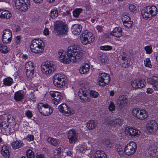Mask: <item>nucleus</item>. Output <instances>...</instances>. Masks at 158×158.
<instances>
[{
	"label": "nucleus",
	"mask_w": 158,
	"mask_h": 158,
	"mask_svg": "<svg viewBox=\"0 0 158 158\" xmlns=\"http://www.w3.org/2000/svg\"><path fill=\"white\" fill-rule=\"evenodd\" d=\"M25 114L28 118H31L33 116V114L31 111L29 110L26 111Z\"/></svg>",
	"instance_id": "6e6d98bb"
},
{
	"label": "nucleus",
	"mask_w": 158,
	"mask_h": 158,
	"mask_svg": "<svg viewBox=\"0 0 158 158\" xmlns=\"http://www.w3.org/2000/svg\"><path fill=\"white\" fill-rule=\"evenodd\" d=\"M123 22H128L131 20L130 17L127 15H124L123 16L122 18Z\"/></svg>",
	"instance_id": "864d4df0"
},
{
	"label": "nucleus",
	"mask_w": 158,
	"mask_h": 158,
	"mask_svg": "<svg viewBox=\"0 0 158 158\" xmlns=\"http://www.w3.org/2000/svg\"><path fill=\"white\" fill-rule=\"evenodd\" d=\"M153 89L152 88H148L147 89L146 92L148 94H151L153 92Z\"/></svg>",
	"instance_id": "69168bd1"
},
{
	"label": "nucleus",
	"mask_w": 158,
	"mask_h": 158,
	"mask_svg": "<svg viewBox=\"0 0 158 158\" xmlns=\"http://www.w3.org/2000/svg\"><path fill=\"white\" fill-rule=\"evenodd\" d=\"M3 84L6 86H10L13 83V79L10 77H8L3 80Z\"/></svg>",
	"instance_id": "72a5a7b5"
},
{
	"label": "nucleus",
	"mask_w": 158,
	"mask_h": 158,
	"mask_svg": "<svg viewBox=\"0 0 158 158\" xmlns=\"http://www.w3.org/2000/svg\"><path fill=\"white\" fill-rule=\"evenodd\" d=\"M81 42L84 45L90 44L95 40L93 34L87 31H84L80 36Z\"/></svg>",
	"instance_id": "39448f33"
},
{
	"label": "nucleus",
	"mask_w": 158,
	"mask_h": 158,
	"mask_svg": "<svg viewBox=\"0 0 158 158\" xmlns=\"http://www.w3.org/2000/svg\"><path fill=\"white\" fill-rule=\"evenodd\" d=\"M61 148H58L54 150V154L55 156H59L61 153Z\"/></svg>",
	"instance_id": "4d7b16f0"
},
{
	"label": "nucleus",
	"mask_w": 158,
	"mask_h": 158,
	"mask_svg": "<svg viewBox=\"0 0 158 158\" xmlns=\"http://www.w3.org/2000/svg\"><path fill=\"white\" fill-rule=\"evenodd\" d=\"M10 51L9 49L8 48L7 46L5 45L0 44V52L5 54L8 53Z\"/></svg>",
	"instance_id": "f704fd0d"
},
{
	"label": "nucleus",
	"mask_w": 158,
	"mask_h": 158,
	"mask_svg": "<svg viewBox=\"0 0 158 158\" xmlns=\"http://www.w3.org/2000/svg\"><path fill=\"white\" fill-rule=\"evenodd\" d=\"M82 30V26L79 24H75L73 25L71 28L72 32L75 35L80 34Z\"/></svg>",
	"instance_id": "393cba45"
},
{
	"label": "nucleus",
	"mask_w": 158,
	"mask_h": 158,
	"mask_svg": "<svg viewBox=\"0 0 158 158\" xmlns=\"http://www.w3.org/2000/svg\"><path fill=\"white\" fill-rule=\"evenodd\" d=\"M104 144L108 148H110L112 146V144L109 139H106L104 141Z\"/></svg>",
	"instance_id": "3c124183"
},
{
	"label": "nucleus",
	"mask_w": 158,
	"mask_h": 158,
	"mask_svg": "<svg viewBox=\"0 0 158 158\" xmlns=\"http://www.w3.org/2000/svg\"><path fill=\"white\" fill-rule=\"evenodd\" d=\"M132 115L137 118L141 120L145 119L148 117V114L144 109L138 108H134L131 111Z\"/></svg>",
	"instance_id": "1a4fd4ad"
},
{
	"label": "nucleus",
	"mask_w": 158,
	"mask_h": 158,
	"mask_svg": "<svg viewBox=\"0 0 158 158\" xmlns=\"http://www.w3.org/2000/svg\"><path fill=\"white\" fill-rule=\"evenodd\" d=\"M144 64L145 66L149 68L152 67L151 62L149 59L146 58L144 60Z\"/></svg>",
	"instance_id": "09e8293b"
},
{
	"label": "nucleus",
	"mask_w": 158,
	"mask_h": 158,
	"mask_svg": "<svg viewBox=\"0 0 158 158\" xmlns=\"http://www.w3.org/2000/svg\"><path fill=\"white\" fill-rule=\"evenodd\" d=\"M22 143L19 141H16L12 143V146L14 148H18L22 146Z\"/></svg>",
	"instance_id": "58836bf2"
},
{
	"label": "nucleus",
	"mask_w": 158,
	"mask_h": 158,
	"mask_svg": "<svg viewBox=\"0 0 158 158\" xmlns=\"http://www.w3.org/2000/svg\"><path fill=\"white\" fill-rule=\"evenodd\" d=\"M144 49L147 53L150 54L152 52V48L151 46H147L144 47Z\"/></svg>",
	"instance_id": "49530a36"
},
{
	"label": "nucleus",
	"mask_w": 158,
	"mask_h": 158,
	"mask_svg": "<svg viewBox=\"0 0 158 158\" xmlns=\"http://www.w3.org/2000/svg\"><path fill=\"white\" fill-rule=\"evenodd\" d=\"M12 34L11 31L9 29H5L3 31L2 37V40L4 44H8L12 40Z\"/></svg>",
	"instance_id": "ddd939ff"
},
{
	"label": "nucleus",
	"mask_w": 158,
	"mask_h": 158,
	"mask_svg": "<svg viewBox=\"0 0 158 158\" xmlns=\"http://www.w3.org/2000/svg\"><path fill=\"white\" fill-rule=\"evenodd\" d=\"M89 65L87 63H85L84 65L80 68V73L82 74L85 73L89 71Z\"/></svg>",
	"instance_id": "2f4dec72"
},
{
	"label": "nucleus",
	"mask_w": 158,
	"mask_h": 158,
	"mask_svg": "<svg viewBox=\"0 0 158 158\" xmlns=\"http://www.w3.org/2000/svg\"><path fill=\"white\" fill-rule=\"evenodd\" d=\"M112 0H102V4L103 5L107 4L110 3Z\"/></svg>",
	"instance_id": "680f3d73"
},
{
	"label": "nucleus",
	"mask_w": 158,
	"mask_h": 158,
	"mask_svg": "<svg viewBox=\"0 0 158 158\" xmlns=\"http://www.w3.org/2000/svg\"><path fill=\"white\" fill-rule=\"evenodd\" d=\"M2 154L6 158H8L10 156V152L8 147L5 145L2 146L1 151Z\"/></svg>",
	"instance_id": "cd10ccee"
},
{
	"label": "nucleus",
	"mask_w": 158,
	"mask_h": 158,
	"mask_svg": "<svg viewBox=\"0 0 158 158\" xmlns=\"http://www.w3.org/2000/svg\"><path fill=\"white\" fill-rule=\"evenodd\" d=\"M25 69L26 70H34V67L33 63L31 61L27 62L25 64Z\"/></svg>",
	"instance_id": "4c0bfd02"
},
{
	"label": "nucleus",
	"mask_w": 158,
	"mask_h": 158,
	"mask_svg": "<svg viewBox=\"0 0 158 158\" xmlns=\"http://www.w3.org/2000/svg\"><path fill=\"white\" fill-rule=\"evenodd\" d=\"M23 94L21 93L20 92L18 91L15 94L14 98L16 101H19L23 99Z\"/></svg>",
	"instance_id": "7c9ffc66"
},
{
	"label": "nucleus",
	"mask_w": 158,
	"mask_h": 158,
	"mask_svg": "<svg viewBox=\"0 0 158 158\" xmlns=\"http://www.w3.org/2000/svg\"><path fill=\"white\" fill-rule=\"evenodd\" d=\"M88 92L85 89H79L78 95L81 99L82 101L86 102L89 101V99L87 97Z\"/></svg>",
	"instance_id": "412c9836"
},
{
	"label": "nucleus",
	"mask_w": 158,
	"mask_h": 158,
	"mask_svg": "<svg viewBox=\"0 0 158 158\" xmlns=\"http://www.w3.org/2000/svg\"><path fill=\"white\" fill-rule=\"evenodd\" d=\"M128 7L129 10L131 12L135 13L137 12L136 7L134 5L130 4L128 5Z\"/></svg>",
	"instance_id": "37998d69"
},
{
	"label": "nucleus",
	"mask_w": 158,
	"mask_h": 158,
	"mask_svg": "<svg viewBox=\"0 0 158 158\" xmlns=\"http://www.w3.org/2000/svg\"><path fill=\"white\" fill-rule=\"evenodd\" d=\"M147 10L148 9L147 8L143 10L141 12L143 18L146 19H151L152 17L150 14H147V13L148 12Z\"/></svg>",
	"instance_id": "473e14b6"
},
{
	"label": "nucleus",
	"mask_w": 158,
	"mask_h": 158,
	"mask_svg": "<svg viewBox=\"0 0 158 158\" xmlns=\"http://www.w3.org/2000/svg\"><path fill=\"white\" fill-rule=\"evenodd\" d=\"M148 81L152 85L155 90L158 91V80L156 76H153L152 78L148 79Z\"/></svg>",
	"instance_id": "b1692460"
},
{
	"label": "nucleus",
	"mask_w": 158,
	"mask_h": 158,
	"mask_svg": "<svg viewBox=\"0 0 158 158\" xmlns=\"http://www.w3.org/2000/svg\"><path fill=\"white\" fill-rule=\"evenodd\" d=\"M148 11L149 12L152 17L155 16L157 14V10L156 7L154 6H148L147 7Z\"/></svg>",
	"instance_id": "bb28decb"
},
{
	"label": "nucleus",
	"mask_w": 158,
	"mask_h": 158,
	"mask_svg": "<svg viewBox=\"0 0 158 158\" xmlns=\"http://www.w3.org/2000/svg\"><path fill=\"white\" fill-rule=\"evenodd\" d=\"M47 140L49 143L55 146L59 145L60 143L59 140L52 137H48Z\"/></svg>",
	"instance_id": "c756f323"
},
{
	"label": "nucleus",
	"mask_w": 158,
	"mask_h": 158,
	"mask_svg": "<svg viewBox=\"0 0 158 158\" xmlns=\"http://www.w3.org/2000/svg\"><path fill=\"white\" fill-rule=\"evenodd\" d=\"M59 59L60 61L64 64L69 63L70 61L76 62L82 59L83 53L79 50L78 46L73 44L69 46L67 49V54L63 50L58 52Z\"/></svg>",
	"instance_id": "f257e3e1"
},
{
	"label": "nucleus",
	"mask_w": 158,
	"mask_h": 158,
	"mask_svg": "<svg viewBox=\"0 0 158 158\" xmlns=\"http://www.w3.org/2000/svg\"><path fill=\"white\" fill-rule=\"evenodd\" d=\"M122 29L120 27L114 28L110 33V35L114 37L119 38L122 35Z\"/></svg>",
	"instance_id": "5701e85b"
},
{
	"label": "nucleus",
	"mask_w": 158,
	"mask_h": 158,
	"mask_svg": "<svg viewBox=\"0 0 158 158\" xmlns=\"http://www.w3.org/2000/svg\"><path fill=\"white\" fill-rule=\"evenodd\" d=\"M44 34L45 35H48L49 34V30L48 28H45L44 31Z\"/></svg>",
	"instance_id": "0e129e2a"
},
{
	"label": "nucleus",
	"mask_w": 158,
	"mask_h": 158,
	"mask_svg": "<svg viewBox=\"0 0 158 158\" xmlns=\"http://www.w3.org/2000/svg\"><path fill=\"white\" fill-rule=\"evenodd\" d=\"M127 101V97L122 95L118 98L117 101V103L119 106L123 107L126 105Z\"/></svg>",
	"instance_id": "4be33fe9"
},
{
	"label": "nucleus",
	"mask_w": 158,
	"mask_h": 158,
	"mask_svg": "<svg viewBox=\"0 0 158 158\" xmlns=\"http://www.w3.org/2000/svg\"><path fill=\"white\" fill-rule=\"evenodd\" d=\"M50 94L53 103L55 105H57L62 99L61 94L59 92L51 91L50 92Z\"/></svg>",
	"instance_id": "dca6fc26"
},
{
	"label": "nucleus",
	"mask_w": 158,
	"mask_h": 158,
	"mask_svg": "<svg viewBox=\"0 0 158 158\" xmlns=\"http://www.w3.org/2000/svg\"><path fill=\"white\" fill-rule=\"evenodd\" d=\"M12 16V14L9 11L6 10L0 9V18L6 19H9Z\"/></svg>",
	"instance_id": "a878e982"
},
{
	"label": "nucleus",
	"mask_w": 158,
	"mask_h": 158,
	"mask_svg": "<svg viewBox=\"0 0 158 158\" xmlns=\"http://www.w3.org/2000/svg\"><path fill=\"white\" fill-rule=\"evenodd\" d=\"M37 108L40 113L44 116H48L53 112V109L47 103L40 102L38 104Z\"/></svg>",
	"instance_id": "423d86ee"
},
{
	"label": "nucleus",
	"mask_w": 158,
	"mask_h": 158,
	"mask_svg": "<svg viewBox=\"0 0 158 158\" xmlns=\"http://www.w3.org/2000/svg\"><path fill=\"white\" fill-rule=\"evenodd\" d=\"M126 65L124 66V67L126 68L127 67L132 64V62L130 59H128L126 60Z\"/></svg>",
	"instance_id": "052dcab7"
},
{
	"label": "nucleus",
	"mask_w": 158,
	"mask_h": 158,
	"mask_svg": "<svg viewBox=\"0 0 158 158\" xmlns=\"http://www.w3.org/2000/svg\"><path fill=\"white\" fill-rule=\"evenodd\" d=\"M136 148V143L134 142L131 141L127 144L125 148L124 152L127 155H131L135 153Z\"/></svg>",
	"instance_id": "f8f14e48"
},
{
	"label": "nucleus",
	"mask_w": 158,
	"mask_h": 158,
	"mask_svg": "<svg viewBox=\"0 0 158 158\" xmlns=\"http://www.w3.org/2000/svg\"><path fill=\"white\" fill-rule=\"evenodd\" d=\"M82 10L81 8H77L75 9L73 11V16L75 17H78L81 12Z\"/></svg>",
	"instance_id": "79ce46f5"
},
{
	"label": "nucleus",
	"mask_w": 158,
	"mask_h": 158,
	"mask_svg": "<svg viewBox=\"0 0 158 158\" xmlns=\"http://www.w3.org/2000/svg\"><path fill=\"white\" fill-rule=\"evenodd\" d=\"M5 118L2 116H0V129L3 134H7L9 132L10 129L8 124L6 122V119H4Z\"/></svg>",
	"instance_id": "2eb2a0df"
},
{
	"label": "nucleus",
	"mask_w": 158,
	"mask_h": 158,
	"mask_svg": "<svg viewBox=\"0 0 158 158\" xmlns=\"http://www.w3.org/2000/svg\"><path fill=\"white\" fill-rule=\"evenodd\" d=\"M45 47V44L42 40L40 39H35L31 43L30 49L32 52L40 54L43 52Z\"/></svg>",
	"instance_id": "f03ea898"
},
{
	"label": "nucleus",
	"mask_w": 158,
	"mask_h": 158,
	"mask_svg": "<svg viewBox=\"0 0 158 158\" xmlns=\"http://www.w3.org/2000/svg\"><path fill=\"white\" fill-rule=\"evenodd\" d=\"M56 66L55 63L51 61H47L42 63L41 71L42 73L47 75L53 73L56 70Z\"/></svg>",
	"instance_id": "7ed1b4c3"
},
{
	"label": "nucleus",
	"mask_w": 158,
	"mask_h": 158,
	"mask_svg": "<svg viewBox=\"0 0 158 158\" xmlns=\"http://www.w3.org/2000/svg\"><path fill=\"white\" fill-rule=\"evenodd\" d=\"M100 59L102 63H105L107 61V57L105 55H102L100 57Z\"/></svg>",
	"instance_id": "13d9d810"
},
{
	"label": "nucleus",
	"mask_w": 158,
	"mask_h": 158,
	"mask_svg": "<svg viewBox=\"0 0 158 158\" xmlns=\"http://www.w3.org/2000/svg\"><path fill=\"white\" fill-rule=\"evenodd\" d=\"M59 111L64 113L66 116H71L75 113V111L72 109L69 108L65 104H62L58 107Z\"/></svg>",
	"instance_id": "4468645a"
},
{
	"label": "nucleus",
	"mask_w": 158,
	"mask_h": 158,
	"mask_svg": "<svg viewBox=\"0 0 158 158\" xmlns=\"http://www.w3.org/2000/svg\"><path fill=\"white\" fill-rule=\"evenodd\" d=\"M96 123L94 120H90L87 123V128L89 129H93L96 126Z\"/></svg>",
	"instance_id": "c9c22d12"
},
{
	"label": "nucleus",
	"mask_w": 158,
	"mask_h": 158,
	"mask_svg": "<svg viewBox=\"0 0 158 158\" xmlns=\"http://www.w3.org/2000/svg\"><path fill=\"white\" fill-rule=\"evenodd\" d=\"M104 124L110 126H115L116 125H121L122 123L120 119H112L110 118H107L104 119Z\"/></svg>",
	"instance_id": "6ab92c4d"
},
{
	"label": "nucleus",
	"mask_w": 158,
	"mask_h": 158,
	"mask_svg": "<svg viewBox=\"0 0 158 158\" xmlns=\"http://www.w3.org/2000/svg\"><path fill=\"white\" fill-rule=\"evenodd\" d=\"M108 109L110 111H113L115 109L114 104L112 102H110L108 105Z\"/></svg>",
	"instance_id": "c03bdc74"
},
{
	"label": "nucleus",
	"mask_w": 158,
	"mask_h": 158,
	"mask_svg": "<svg viewBox=\"0 0 158 158\" xmlns=\"http://www.w3.org/2000/svg\"><path fill=\"white\" fill-rule=\"evenodd\" d=\"M112 48L109 45H105L103 46H101L100 47L101 50L105 51H109L112 50Z\"/></svg>",
	"instance_id": "8fccbe9b"
},
{
	"label": "nucleus",
	"mask_w": 158,
	"mask_h": 158,
	"mask_svg": "<svg viewBox=\"0 0 158 158\" xmlns=\"http://www.w3.org/2000/svg\"><path fill=\"white\" fill-rule=\"evenodd\" d=\"M52 80L54 85L59 88L63 87L67 82L65 77L62 74H55L53 77Z\"/></svg>",
	"instance_id": "20e7f679"
},
{
	"label": "nucleus",
	"mask_w": 158,
	"mask_h": 158,
	"mask_svg": "<svg viewBox=\"0 0 158 158\" xmlns=\"http://www.w3.org/2000/svg\"><path fill=\"white\" fill-rule=\"evenodd\" d=\"M103 27L102 26L98 25L96 27V29L98 32H101L103 29Z\"/></svg>",
	"instance_id": "e2e57ef3"
},
{
	"label": "nucleus",
	"mask_w": 158,
	"mask_h": 158,
	"mask_svg": "<svg viewBox=\"0 0 158 158\" xmlns=\"http://www.w3.org/2000/svg\"><path fill=\"white\" fill-rule=\"evenodd\" d=\"M26 155L27 158H34L35 157L34 152L30 149H28L26 151Z\"/></svg>",
	"instance_id": "ea45409f"
},
{
	"label": "nucleus",
	"mask_w": 158,
	"mask_h": 158,
	"mask_svg": "<svg viewBox=\"0 0 158 158\" xmlns=\"http://www.w3.org/2000/svg\"><path fill=\"white\" fill-rule=\"evenodd\" d=\"M94 158H107L106 155L102 151L98 150L94 154Z\"/></svg>",
	"instance_id": "c85d7f7f"
},
{
	"label": "nucleus",
	"mask_w": 158,
	"mask_h": 158,
	"mask_svg": "<svg viewBox=\"0 0 158 158\" xmlns=\"http://www.w3.org/2000/svg\"><path fill=\"white\" fill-rule=\"evenodd\" d=\"M15 6L17 9L23 12H26L30 7V0H15Z\"/></svg>",
	"instance_id": "0eeeda50"
},
{
	"label": "nucleus",
	"mask_w": 158,
	"mask_h": 158,
	"mask_svg": "<svg viewBox=\"0 0 158 158\" xmlns=\"http://www.w3.org/2000/svg\"><path fill=\"white\" fill-rule=\"evenodd\" d=\"M78 134L74 129L69 130L67 135V137L70 143H74L77 140Z\"/></svg>",
	"instance_id": "f3484780"
},
{
	"label": "nucleus",
	"mask_w": 158,
	"mask_h": 158,
	"mask_svg": "<svg viewBox=\"0 0 158 158\" xmlns=\"http://www.w3.org/2000/svg\"><path fill=\"white\" fill-rule=\"evenodd\" d=\"M158 128V125L154 120H152L148 122L146 126L147 131L150 133L156 132Z\"/></svg>",
	"instance_id": "a211bd4d"
},
{
	"label": "nucleus",
	"mask_w": 158,
	"mask_h": 158,
	"mask_svg": "<svg viewBox=\"0 0 158 158\" xmlns=\"http://www.w3.org/2000/svg\"><path fill=\"white\" fill-rule=\"evenodd\" d=\"M26 70V75L29 79H31L33 76L34 74V70Z\"/></svg>",
	"instance_id": "a19ab883"
},
{
	"label": "nucleus",
	"mask_w": 158,
	"mask_h": 158,
	"mask_svg": "<svg viewBox=\"0 0 158 158\" xmlns=\"http://www.w3.org/2000/svg\"><path fill=\"white\" fill-rule=\"evenodd\" d=\"M21 37L20 36H17L15 39V45L16 46L20 44L21 43Z\"/></svg>",
	"instance_id": "de8ad7c7"
},
{
	"label": "nucleus",
	"mask_w": 158,
	"mask_h": 158,
	"mask_svg": "<svg viewBox=\"0 0 158 158\" xmlns=\"http://www.w3.org/2000/svg\"><path fill=\"white\" fill-rule=\"evenodd\" d=\"M36 158H46L44 155L41 154L38 155L36 156Z\"/></svg>",
	"instance_id": "774afa93"
},
{
	"label": "nucleus",
	"mask_w": 158,
	"mask_h": 158,
	"mask_svg": "<svg viewBox=\"0 0 158 158\" xmlns=\"http://www.w3.org/2000/svg\"><path fill=\"white\" fill-rule=\"evenodd\" d=\"M68 27L63 22L56 21L55 23L54 31L57 35L65 34L68 31Z\"/></svg>",
	"instance_id": "6e6552de"
},
{
	"label": "nucleus",
	"mask_w": 158,
	"mask_h": 158,
	"mask_svg": "<svg viewBox=\"0 0 158 158\" xmlns=\"http://www.w3.org/2000/svg\"><path fill=\"white\" fill-rule=\"evenodd\" d=\"M34 2L35 3L37 4H39L43 2V0H33Z\"/></svg>",
	"instance_id": "338daca9"
},
{
	"label": "nucleus",
	"mask_w": 158,
	"mask_h": 158,
	"mask_svg": "<svg viewBox=\"0 0 158 158\" xmlns=\"http://www.w3.org/2000/svg\"><path fill=\"white\" fill-rule=\"evenodd\" d=\"M98 78V84L101 86H105L108 84L110 81V75L106 73L99 74Z\"/></svg>",
	"instance_id": "9d476101"
},
{
	"label": "nucleus",
	"mask_w": 158,
	"mask_h": 158,
	"mask_svg": "<svg viewBox=\"0 0 158 158\" xmlns=\"http://www.w3.org/2000/svg\"><path fill=\"white\" fill-rule=\"evenodd\" d=\"M78 149L81 153H84L86 150V148L85 146L80 145L78 147Z\"/></svg>",
	"instance_id": "a18cd8bd"
},
{
	"label": "nucleus",
	"mask_w": 158,
	"mask_h": 158,
	"mask_svg": "<svg viewBox=\"0 0 158 158\" xmlns=\"http://www.w3.org/2000/svg\"><path fill=\"white\" fill-rule=\"evenodd\" d=\"M26 139L27 140L31 141L34 139V136L33 135H28L27 136Z\"/></svg>",
	"instance_id": "bf43d9fd"
},
{
	"label": "nucleus",
	"mask_w": 158,
	"mask_h": 158,
	"mask_svg": "<svg viewBox=\"0 0 158 158\" xmlns=\"http://www.w3.org/2000/svg\"><path fill=\"white\" fill-rule=\"evenodd\" d=\"M58 15L57 9L54 8L52 9L50 13V16L52 19H55Z\"/></svg>",
	"instance_id": "e433bc0d"
},
{
	"label": "nucleus",
	"mask_w": 158,
	"mask_h": 158,
	"mask_svg": "<svg viewBox=\"0 0 158 158\" xmlns=\"http://www.w3.org/2000/svg\"><path fill=\"white\" fill-rule=\"evenodd\" d=\"M124 26L128 28H130L131 27L133 24L132 21L130 20L128 22H123Z\"/></svg>",
	"instance_id": "603ef678"
},
{
	"label": "nucleus",
	"mask_w": 158,
	"mask_h": 158,
	"mask_svg": "<svg viewBox=\"0 0 158 158\" xmlns=\"http://www.w3.org/2000/svg\"><path fill=\"white\" fill-rule=\"evenodd\" d=\"M146 83L144 80L136 79L131 82L132 87L136 89L141 88L145 86Z\"/></svg>",
	"instance_id": "aec40b11"
},
{
	"label": "nucleus",
	"mask_w": 158,
	"mask_h": 158,
	"mask_svg": "<svg viewBox=\"0 0 158 158\" xmlns=\"http://www.w3.org/2000/svg\"><path fill=\"white\" fill-rule=\"evenodd\" d=\"M90 96L93 98H96L98 96V93L94 91H91L90 93Z\"/></svg>",
	"instance_id": "5fc2aeb1"
},
{
	"label": "nucleus",
	"mask_w": 158,
	"mask_h": 158,
	"mask_svg": "<svg viewBox=\"0 0 158 158\" xmlns=\"http://www.w3.org/2000/svg\"><path fill=\"white\" fill-rule=\"evenodd\" d=\"M125 134L128 136L134 137L139 136L140 134V131L135 127L128 126L124 131Z\"/></svg>",
	"instance_id": "9b49d317"
}]
</instances>
